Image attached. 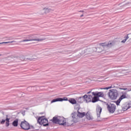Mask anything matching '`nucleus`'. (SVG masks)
<instances>
[{"instance_id":"nucleus-2","label":"nucleus","mask_w":131,"mask_h":131,"mask_svg":"<svg viewBox=\"0 0 131 131\" xmlns=\"http://www.w3.org/2000/svg\"><path fill=\"white\" fill-rule=\"evenodd\" d=\"M108 96L111 100H116L118 97V91L116 89L110 90Z\"/></svg>"},{"instance_id":"nucleus-29","label":"nucleus","mask_w":131,"mask_h":131,"mask_svg":"<svg viewBox=\"0 0 131 131\" xmlns=\"http://www.w3.org/2000/svg\"><path fill=\"white\" fill-rule=\"evenodd\" d=\"M5 122H6V120H2V121L1 122V124H4Z\"/></svg>"},{"instance_id":"nucleus-31","label":"nucleus","mask_w":131,"mask_h":131,"mask_svg":"<svg viewBox=\"0 0 131 131\" xmlns=\"http://www.w3.org/2000/svg\"><path fill=\"white\" fill-rule=\"evenodd\" d=\"M79 12L80 13H83V12H84L83 10H80V11H79Z\"/></svg>"},{"instance_id":"nucleus-27","label":"nucleus","mask_w":131,"mask_h":131,"mask_svg":"<svg viewBox=\"0 0 131 131\" xmlns=\"http://www.w3.org/2000/svg\"><path fill=\"white\" fill-rule=\"evenodd\" d=\"M106 45H107L106 42L100 43V46H102V47H106Z\"/></svg>"},{"instance_id":"nucleus-3","label":"nucleus","mask_w":131,"mask_h":131,"mask_svg":"<svg viewBox=\"0 0 131 131\" xmlns=\"http://www.w3.org/2000/svg\"><path fill=\"white\" fill-rule=\"evenodd\" d=\"M27 39L23 40L20 42H25L26 41H42L43 39H36L33 37V35H29L26 37Z\"/></svg>"},{"instance_id":"nucleus-9","label":"nucleus","mask_w":131,"mask_h":131,"mask_svg":"<svg viewBox=\"0 0 131 131\" xmlns=\"http://www.w3.org/2000/svg\"><path fill=\"white\" fill-rule=\"evenodd\" d=\"M83 100L86 101V103H90V102H92V99H93V96L91 95H89L88 96L85 95L83 96Z\"/></svg>"},{"instance_id":"nucleus-20","label":"nucleus","mask_w":131,"mask_h":131,"mask_svg":"<svg viewBox=\"0 0 131 131\" xmlns=\"http://www.w3.org/2000/svg\"><path fill=\"white\" fill-rule=\"evenodd\" d=\"M12 125L15 127L18 126V119L13 121L12 122Z\"/></svg>"},{"instance_id":"nucleus-22","label":"nucleus","mask_w":131,"mask_h":131,"mask_svg":"<svg viewBox=\"0 0 131 131\" xmlns=\"http://www.w3.org/2000/svg\"><path fill=\"white\" fill-rule=\"evenodd\" d=\"M126 98H127V97H126V95H125V94L122 95L120 98H119V100H120L121 101L122 100H123V99H126Z\"/></svg>"},{"instance_id":"nucleus-36","label":"nucleus","mask_w":131,"mask_h":131,"mask_svg":"<svg viewBox=\"0 0 131 131\" xmlns=\"http://www.w3.org/2000/svg\"><path fill=\"white\" fill-rule=\"evenodd\" d=\"M0 56H2V55L0 54Z\"/></svg>"},{"instance_id":"nucleus-30","label":"nucleus","mask_w":131,"mask_h":131,"mask_svg":"<svg viewBox=\"0 0 131 131\" xmlns=\"http://www.w3.org/2000/svg\"><path fill=\"white\" fill-rule=\"evenodd\" d=\"M121 90H123V91H126V90H127V88H123L121 89Z\"/></svg>"},{"instance_id":"nucleus-8","label":"nucleus","mask_w":131,"mask_h":131,"mask_svg":"<svg viewBox=\"0 0 131 131\" xmlns=\"http://www.w3.org/2000/svg\"><path fill=\"white\" fill-rule=\"evenodd\" d=\"M129 108H131V102L125 103L122 106V110L123 111H126V110H128Z\"/></svg>"},{"instance_id":"nucleus-7","label":"nucleus","mask_w":131,"mask_h":131,"mask_svg":"<svg viewBox=\"0 0 131 131\" xmlns=\"http://www.w3.org/2000/svg\"><path fill=\"white\" fill-rule=\"evenodd\" d=\"M93 96H96L98 98H104L105 97V94H104V92H92Z\"/></svg>"},{"instance_id":"nucleus-5","label":"nucleus","mask_w":131,"mask_h":131,"mask_svg":"<svg viewBox=\"0 0 131 131\" xmlns=\"http://www.w3.org/2000/svg\"><path fill=\"white\" fill-rule=\"evenodd\" d=\"M20 126L21 128L26 130H28V129H30L31 128L30 125L26 120L21 122Z\"/></svg>"},{"instance_id":"nucleus-1","label":"nucleus","mask_w":131,"mask_h":131,"mask_svg":"<svg viewBox=\"0 0 131 131\" xmlns=\"http://www.w3.org/2000/svg\"><path fill=\"white\" fill-rule=\"evenodd\" d=\"M51 121L53 123H58L60 125H66V121L63 117H54Z\"/></svg>"},{"instance_id":"nucleus-11","label":"nucleus","mask_w":131,"mask_h":131,"mask_svg":"<svg viewBox=\"0 0 131 131\" xmlns=\"http://www.w3.org/2000/svg\"><path fill=\"white\" fill-rule=\"evenodd\" d=\"M52 11V9L49 8H47L45 7L44 8H43L42 10L41 11V12H40V14L41 15H43V14H48V13H50V12H51Z\"/></svg>"},{"instance_id":"nucleus-21","label":"nucleus","mask_w":131,"mask_h":131,"mask_svg":"<svg viewBox=\"0 0 131 131\" xmlns=\"http://www.w3.org/2000/svg\"><path fill=\"white\" fill-rule=\"evenodd\" d=\"M69 102H70V103H71V104H76V100H75V99H73V98H71L69 100Z\"/></svg>"},{"instance_id":"nucleus-18","label":"nucleus","mask_w":131,"mask_h":131,"mask_svg":"<svg viewBox=\"0 0 131 131\" xmlns=\"http://www.w3.org/2000/svg\"><path fill=\"white\" fill-rule=\"evenodd\" d=\"M37 57L35 55H33L32 57H28L27 58V60H29L30 61H34L36 59Z\"/></svg>"},{"instance_id":"nucleus-16","label":"nucleus","mask_w":131,"mask_h":131,"mask_svg":"<svg viewBox=\"0 0 131 131\" xmlns=\"http://www.w3.org/2000/svg\"><path fill=\"white\" fill-rule=\"evenodd\" d=\"M85 115L87 119H89V120H92V119H93V116L90 114V113L87 112L86 114H85Z\"/></svg>"},{"instance_id":"nucleus-19","label":"nucleus","mask_w":131,"mask_h":131,"mask_svg":"<svg viewBox=\"0 0 131 131\" xmlns=\"http://www.w3.org/2000/svg\"><path fill=\"white\" fill-rule=\"evenodd\" d=\"M5 121H6V126L8 127L10 125V119L8 118H6Z\"/></svg>"},{"instance_id":"nucleus-23","label":"nucleus","mask_w":131,"mask_h":131,"mask_svg":"<svg viewBox=\"0 0 131 131\" xmlns=\"http://www.w3.org/2000/svg\"><path fill=\"white\" fill-rule=\"evenodd\" d=\"M128 35H129V34H128L127 36L126 37V38L121 41V42H123V43L125 42V41H126V40H127V39L129 38V37L128 36Z\"/></svg>"},{"instance_id":"nucleus-15","label":"nucleus","mask_w":131,"mask_h":131,"mask_svg":"<svg viewBox=\"0 0 131 131\" xmlns=\"http://www.w3.org/2000/svg\"><path fill=\"white\" fill-rule=\"evenodd\" d=\"M115 45V43L114 41H109L108 43L106 44V47L107 48H111Z\"/></svg>"},{"instance_id":"nucleus-14","label":"nucleus","mask_w":131,"mask_h":131,"mask_svg":"<svg viewBox=\"0 0 131 131\" xmlns=\"http://www.w3.org/2000/svg\"><path fill=\"white\" fill-rule=\"evenodd\" d=\"M77 113L78 114H77V116L80 118H82V117H84V116H85V113L80 112L79 109L77 111Z\"/></svg>"},{"instance_id":"nucleus-33","label":"nucleus","mask_w":131,"mask_h":131,"mask_svg":"<svg viewBox=\"0 0 131 131\" xmlns=\"http://www.w3.org/2000/svg\"><path fill=\"white\" fill-rule=\"evenodd\" d=\"M87 94H91V91L88 92Z\"/></svg>"},{"instance_id":"nucleus-25","label":"nucleus","mask_w":131,"mask_h":131,"mask_svg":"<svg viewBox=\"0 0 131 131\" xmlns=\"http://www.w3.org/2000/svg\"><path fill=\"white\" fill-rule=\"evenodd\" d=\"M120 102H121V100L119 99L116 102V105H117V106H118V105H119V104H120Z\"/></svg>"},{"instance_id":"nucleus-24","label":"nucleus","mask_w":131,"mask_h":131,"mask_svg":"<svg viewBox=\"0 0 131 131\" xmlns=\"http://www.w3.org/2000/svg\"><path fill=\"white\" fill-rule=\"evenodd\" d=\"M12 42H16V41H11L8 42H0V45H3V43H12Z\"/></svg>"},{"instance_id":"nucleus-17","label":"nucleus","mask_w":131,"mask_h":131,"mask_svg":"<svg viewBox=\"0 0 131 131\" xmlns=\"http://www.w3.org/2000/svg\"><path fill=\"white\" fill-rule=\"evenodd\" d=\"M98 101H99V97L95 96L93 98L92 97L91 102H92V103H96V102H98Z\"/></svg>"},{"instance_id":"nucleus-4","label":"nucleus","mask_w":131,"mask_h":131,"mask_svg":"<svg viewBox=\"0 0 131 131\" xmlns=\"http://www.w3.org/2000/svg\"><path fill=\"white\" fill-rule=\"evenodd\" d=\"M37 122L39 124H42L43 126H48V125H49V121H48V119L45 118L44 116L39 117L38 118Z\"/></svg>"},{"instance_id":"nucleus-12","label":"nucleus","mask_w":131,"mask_h":131,"mask_svg":"<svg viewBox=\"0 0 131 131\" xmlns=\"http://www.w3.org/2000/svg\"><path fill=\"white\" fill-rule=\"evenodd\" d=\"M72 117L73 118L72 121L73 122H75L76 123L77 122L78 120H77V114H76V113H72Z\"/></svg>"},{"instance_id":"nucleus-10","label":"nucleus","mask_w":131,"mask_h":131,"mask_svg":"<svg viewBox=\"0 0 131 131\" xmlns=\"http://www.w3.org/2000/svg\"><path fill=\"white\" fill-rule=\"evenodd\" d=\"M62 101H68V98L64 97L63 98H58L52 100L51 103H55V102H62Z\"/></svg>"},{"instance_id":"nucleus-26","label":"nucleus","mask_w":131,"mask_h":131,"mask_svg":"<svg viewBox=\"0 0 131 131\" xmlns=\"http://www.w3.org/2000/svg\"><path fill=\"white\" fill-rule=\"evenodd\" d=\"M81 99H83V97H80L78 98V102L79 103H82V101H81Z\"/></svg>"},{"instance_id":"nucleus-6","label":"nucleus","mask_w":131,"mask_h":131,"mask_svg":"<svg viewBox=\"0 0 131 131\" xmlns=\"http://www.w3.org/2000/svg\"><path fill=\"white\" fill-rule=\"evenodd\" d=\"M106 106L107 110L110 113H114L115 112V110H116V105L115 104L112 103H107Z\"/></svg>"},{"instance_id":"nucleus-28","label":"nucleus","mask_w":131,"mask_h":131,"mask_svg":"<svg viewBox=\"0 0 131 131\" xmlns=\"http://www.w3.org/2000/svg\"><path fill=\"white\" fill-rule=\"evenodd\" d=\"M112 89V86L103 88V90H109V89Z\"/></svg>"},{"instance_id":"nucleus-13","label":"nucleus","mask_w":131,"mask_h":131,"mask_svg":"<svg viewBox=\"0 0 131 131\" xmlns=\"http://www.w3.org/2000/svg\"><path fill=\"white\" fill-rule=\"evenodd\" d=\"M96 112H97V117L98 118H99V117L101 116V113L102 112V107H101L100 106H98L96 108Z\"/></svg>"},{"instance_id":"nucleus-37","label":"nucleus","mask_w":131,"mask_h":131,"mask_svg":"<svg viewBox=\"0 0 131 131\" xmlns=\"http://www.w3.org/2000/svg\"><path fill=\"white\" fill-rule=\"evenodd\" d=\"M94 49H96V48H94Z\"/></svg>"},{"instance_id":"nucleus-34","label":"nucleus","mask_w":131,"mask_h":131,"mask_svg":"<svg viewBox=\"0 0 131 131\" xmlns=\"http://www.w3.org/2000/svg\"><path fill=\"white\" fill-rule=\"evenodd\" d=\"M31 127H33V126H31Z\"/></svg>"},{"instance_id":"nucleus-32","label":"nucleus","mask_w":131,"mask_h":131,"mask_svg":"<svg viewBox=\"0 0 131 131\" xmlns=\"http://www.w3.org/2000/svg\"><path fill=\"white\" fill-rule=\"evenodd\" d=\"M80 17H83V14L80 15Z\"/></svg>"},{"instance_id":"nucleus-35","label":"nucleus","mask_w":131,"mask_h":131,"mask_svg":"<svg viewBox=\"0 0 131 131\" xmlns=\"http://www.w3.org/2000/svg\"><path fill=\"white\" fill-rule=\"evenodd\" d=\"M85 51H88V50H86Z\"/></svg>"}]
</instances>
